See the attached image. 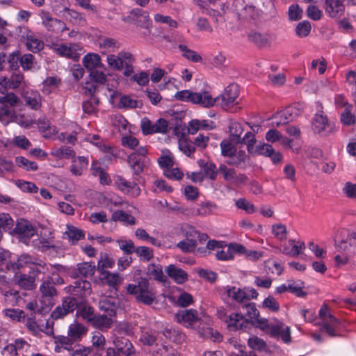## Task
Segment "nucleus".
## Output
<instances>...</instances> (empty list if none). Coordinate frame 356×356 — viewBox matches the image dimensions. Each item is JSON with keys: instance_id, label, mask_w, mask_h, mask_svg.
I'll return each instance as SVG.
<instances>
[{"instance_id": "obj_1", "label": "nucleus", "mask_w": 356, "mask_h": 356, "mask_svg": "<svg viewBox=\"0 0 356 356\" xmlns=\"http://www.w3.org/2000/svg\"><path fill=\"white\" fill-rule=\"evenodd\" d=\"M175 320L187 328L193 329L201 337L211 338L213 341H220L222 339L220 333L213 332L210 317L204 314L200 315L196 309L179 311L175 315Z\"/></svg>"}, {"instance_id": "obj_2", "label": "nucleus", "mask_w": 356, "mask_h": 356, "mask_svg": "<svg viewBox=\"0 0 356 356\" xmlns=\"http://www.w3.org/2000/svg\"><path fill=\"white\" fill-rule=\"evenodd\" d=\"M127 291L133 295L138 302L145 305H152L156 299L155 292L149 286V281L146 278H141L136 284H128Z\"/></svg>"}, {"instance_id": "obj_3", "label": "nucleus", "mask_w": 356, "mask_h": 356, "mask_svg": "<svg viewBox=\"0 0 356 356\" xmlns=\"http://www.w3.org/2000/svg\"><path fill=\"white\" fill-rule=\"evenodd\" d=\"M318 316L321 321L316 323L315 325H320L321 331L326 332L329 336H337V330L340 321L331 314L326 305L324 304L321 306L318 312Z\"/></svg>"}, {"instance_id": "obj_4", "label": "nucleus", "mask_w": 356, "mask_h": 356, "mask_svg": "<svg viewBox=\"0 0 356 356\" xmlns=\"http://www.w3.org/2000/svg\"><path fill=\"white\" fill-rule=\"evenodd\" d=\"M312 129L314 133L323 136L332 134L336 131L335 124L330 121L323 111H318L312 121Z\"/></svg>"}, {"instance_id": "obj_5", "label": "nucleus", "mask_w": 356, "mask_h": 356, "mask_svg": "<svg viewBox=\"0 0 356 356\" xmlns=\"http://www.w3.org/2000/svg\"><path fill=\"white\" fill-rule=\"evenodd\" d=\"M234 12L238 18L244 20L255 19L259 17V11L248 0H234L233 3Z\"/></svg>"}, {"instance_id": "obj_6", "label": "nucleus", "mask_w": 356, "mask_h": 356, "mask_svg": "<svg viewBox=\"0 0 356 356\" xmlns=\"http://www.w3.org/2000/svg\"><path fill=\"white\" fill-rule=\"evenodd\" d=\"M51 49L58 55L72 60H77L83 50L81 46L77 43L68 44L53 43L51 45Z\"/></svg>"}, {"instance_id": "obj_7", "label": "nucleus", "mask_w": 356, "mask_h": 356, "mask_svg": "<svg viewBox=\"0 0 356 356\" xmlns=\"http://www.w3.org/2000/svg\"><path fill=\"white\" fill-rule=\"evenodd\" d=\"M39 16L41 19L42 26L49 32L58 34L67 29L63 22L54 18L47 10H40Z\"/></svg>"}, {"instance_id": "obj_8", "label": "nucleus", "mask_w": 356, "mask_h": 356, "mask_svg": "<svg viewBox=\"0 0 356 356\" xmlns=\"http://www.w3.org/2000/svg\"><path fill=\"white\" fill-rule=\"evenodd\" d=\"M300 115V111L296 106H289L277 112L272 118V125L280 127L294 120Z\"/></svg>"}, {"instance_id": "obj_9", "label": "nucleus", "mask_w": 356, "mask_h": 356, "mask_svg": "<svg viewBox=\"0 0 356 356\" xmlns=\"http://www.w3.org/2000/svg\"><path fill=\"white\" fill-rule=\"evenodd\" d=\"M268 334L273 337L280 338L285 343L291 341L290 327L277 319L270 325Z\"/></svg>"}, {"instance_id": "obj_10", "label": "nucleus", "mask_w": 356, "mask_h": 356, "mask_svg": "<svg viewBox=\"0 0 356 356\" xmlns=\"http://www.w3.org/2000/svg\"><path fill=\"white\" fill-rule=\"evenodd\" d=\"M15 232L24 243H26L38 233L36 227L31 222L23 218L18 220Z\"/></svg>"}, {"instance_id": "obj_11", "label": "nucleus", "mask_w": 356, "mask_h": 356, "mask_svg": "<svg viewBox=\"0 0 356 356\" xmlns=\"http://www.w3.org/2000/svg\"><path fill=\"white\" fill-rule=\"evenodd\" d=\"M244 250V245L239 243L225 244L224 242L216 252V258L220 261L233 260L236 254Z\"/></svg>"}, {"instance_id": "obj_12", "label": "nucleus", "mask_w": 356, "mask_h": 356, "mask_svg": "<svg viewBox=\"0 0 356 356\" xmlns=\"http://www.w3.org/2000/svg\"><path fill=\"white\" fill-rule=\"evenodd\" d=\"M77 307V300L74 297L63 298L61 305H58L51 313L54 319L62 318L68 314L73 312Z\"/></svg>"}, {"instance_id": "obj_13", "label": "nucleus", "mask_w": 356, "mask_h": 356, "mask_svg": "<svg viewBox=\"0 0 356 356\" xmlns=\"http://www.w3.org/2000/svg\"><path fill=\"white\" fill-rule=\"evenodd\" d=\"M29 264H33L38 266V268L37 270L39 273H46L44 268H45V264L42 261H40L38 263L36 261V259L32 257H31L29 254H22L17 259L16 262H9L6 264V268L8 270H13L15 271L20 268H22L25 266L26 265Z\"/></svg>"}, {"instance_id": "obj_14", "label": "nucleus", "mask_w": 356, "mask_h": 356, "mask_svg": "<svg viewBox=\"0 0 356 356\" xmlns=\"http://www.w3.org/2000/svg\"><path fill=\"white\" fill-rule=\"evenodd\" d=\"M239 95L238 86L236 84H230L225 88L223 93L218 96L222 100V106L229 108L236 104Z\"/></svg>"}, {"instance_id": "obj_15", "label": "nucleus", "mask_w": 356, "mask_h": 356, "mask_svg": "<svg viewBox=\"0 0 356 356\" xmlns=\"http://www.w3.org/2000/svg\"><path fill=\"white\" fill-rule=\"evenodd\" d=\"M112 342L115 349L124 356H133L136 354V349L131 341L120 336H112Z\"/></svg>"}, {"instance_id": "obj_16", "label": "nucleus", "mask_w": 356, "mask_h": 356, "mask_svg": "<svg viewBox=\"0 0 356 356\" xmlns=\"http://www.w3.org/2000/svg\"><path fill=\"white\" fill-rule=\"evenodd\" d=\"M325 13L332 19H339L345 13V6L341 0H325Z\"/></svg>"}, {"instance_id": "obj_17", "label": "nucleus", "mask_w": 356, "mask_h": 356, "mask_svg": "<svg viewBox=\"0 0 356 356\" xmlns=\"http://www.w3.org/2000/svg\"><path fill=\"white\" fill-rule=\"evenodd\" d=\"M71 132L69 131L62 132L57 136V138L62 142H67L70 144H74L78 138L82 139L84 133L83 130L75 123L70 122Z\"/></svg>"}, {"instance_id": "obj_18", "label": "nucleus", "mask_w": 356, "mask_h": 356, "mask_svg": "<svg viewBox=\"0 0 356 356\" xmlns=\"http://www.w3.org/2000/svg\"><path fill=\"white\" fill-rule=\"evenodd\" d=\"M248 40L254 44L258 47H269L272 42L273 36L268 33H261L256 31H252L249 33Z\"/></svg>"}, {"instance_id": "obj_19", "label": "nucleus", "mask_w": 356, "mask_h": 356, "mask_svg": "<svg viewBox=\"0 0 356 356\" xmlns=\"http://www.w3.org/2000/svg\"><path fill=\"white\" fill-rule=\"evenodd\" d=\"M115 183L120 191L131 197H137L140 193L137 184L128 181L122 177H118Z\"/></svg>"}, {"instance_id": "obj_20", "label": "nucleus", "mask_w": 356, "mask_h": 356, "mask_svg": "<svg viewBox=\"0 0 356 356\" xmlns=\"http://www.w3.org/2000/svg\"><path fill=\"white\" fill-rule=\"evenodd\" d=\"M219 99V97H213L208 91L195 92L193 104L200 105L204 108H211L213 107Z\"/></svg>"}, {"instance_id": "obj_21", "label": "nucleus", "mask_w": 356, "mask_h": 356, "mask_svg": "<svg viewBox=\"0 0 356 356\" xmlns=\"http://www.w3.org/2000/svg\"><path fill=\"white\" fill-rule=\"evenodd\" d=\"M127 212L122 210H117L112 214V219L114 221H120L127 225H134L136 224L135 218L130 213L136 211V209L133 206H128Z\"/></svg>"}, {"instance_id": "obj_22", "label": "nucleus", "mask_w": 356, "mask_h": 356, "mask_svg": "<svg viewBox=\"0 0 356 356\" xmlns=\"http://www.w3.org/2000/svg\"><path fill=\"white\" fill-rule=\"evenodd\" d=\"M33 243V245L42 252H45L54 247L53 244V236L49 229H44V233L41 232L40 237L34 240Z\"/></svg>"}, {"instance_id": "obj_23", "label": "nucleus", "mask_w": 356, "mask_h": 356, "mask_svg": "<svg viewBox=\"0 0 356 356\" xmlns=\"http://www.w3.org/2000/svg\"><path fill=\"white\" fill-rule=\"evenodd\" d=\"M88 330V327L83 324L75 321L69 325L67 334L75 342H79L87 334Z\"/></svg>"}, {"instance_id": "obj_24", "label": "nucleus", "mask_w": 356, "mask_h": 356, "mask_svg": "<svg viewBox=\"0 0 356 356\" xmlns=\"http://www.w3.org/2000/svg\"><path fill=\"white\" fill-rule=\"evenodd\" d=\"M165 273L170 279L179 284H184L188 279V275L186 271L173 264L166 267Z\"/></svg>"}, {"instance_id": "obj_25", "label": "nucleus", "mask_w": 356, "mask_h": 356, "mask_svg": "<svg viewBox=\"0 0 356 356\" xmlns=\"http://www.w3.org/2000/svg\"><path fill=\"white\" fill-rule=\"evenodd\" d=\"M23 39L24 40L28 50L31 51L38 52L43 48V42L31 31H26L23 35Z\"/></svg>"}, {"instance_id": "obj_26", "label": "nucleus", "mask_w": 356, "mask_h": 356, "mask_svg": "<svg viewBox=\"0 0 356 356\" xmlns=\"http://www.w3.org/2000/svg\"><path fill=\"white\" fill-rule=\"evenodd\" d=\"M338 248L348 255L356 254V233L351 232L345 240L339 243Z\"/></svg>"}, {"instance_id": "obj_27", "label": "nucleus", "mask_w": 356, "mask_h": 356, "mask_svg": "<svg viewBox=\"0 0 356 356\" xmlns=\"http://www.w3.org/2000/svg\"><path fill=\"white\" fill-rule=\"evenodd\" d=\"M225 291L227 297L238 303L246 302L247 294L244 289L236 286H227L225 287Z\"/></svg>"}, {"instance_id": "obj_28", "label": "nucleus", "mask_w": 356, "mask_h": 356, "mask_svg": "<svg viewBox=\"0 0 356 356\" xmlns=\"http://www.w3.org/2000/svg\"><path fill=\"white\" fill-rule=\"evenodd\" d=\"M133 20L139 26L143 28H149L152 24L149 14L141 9H134L131 12Z\"/></svg>"}, {"instance_id": "obj_29", "label": "nucleus", "mask_w": 356, "mask_h": 356, "mask_svg": "<svg viewBox=\"0 0 356 356\" xmlns=\"http://www.w3.org/2000/svg\"><path fill=\"white\" fill-rule=\"evenodd\" d=\"M82 62L88 71L104 67L100 56L96 53L87 54L83 56Z\"/></svg>"}, {"instance_id": "obj_30", "label": "nucleus", "mask_w": 356, "mask_h": 356, "mask_svg": "<svg viewBox=\"0 0 356 356\" xmlns=\"http://www.w3.org/2000/svg\"><path fill=\"white\" fill-rule=\"evenodd\" d=\"M120 58L122 63L123 74L125 76H129L134 72V63L135 62V58L134 55L126 51H120Z\"/></svg>"}, {"instance_id": "obj_31", "label": "nucleus", "mask_w": 356, "mask_h": 356, "mask_svg": "<svg viewBox=\"0 0 356 356\" xmlns=\"http://www.w3.org/2000/svg\"><path fill=\"white\" fill-rule=\"evenodd\" d=\"M26 104L31 108L37 110L41 106L42 97L40 93L33 90H27L23 92Z\"/></svg>"}, {"instance_id": "obj_32", "label": "nucleus", "mask_w": 356, "mask_h": 356, "mask_svg": "<svg viewBox=\"0 0 356 356\" xmlns=\"http://www.w3.org/2000/svg\"><path fill=\"white\" fill-rule=\"evenodd\" d=\"M218 209V206L216 204L207 200L199 204L193 211V213L201 216H207L216 213Z\"/></svg>"}, {"instance_id": "obj_33", "label": "nucleus", "mask_w": 356, "mask_h": 356, "mask_svg": "<svg viewBox=\"0 0 356 356\" xmlns=\"http://www.w3.org/2000/svg\"><path fill=\"white\" fill-rule=\"evenodd\" d=\"M83 140L96 145L104 152L110 153L113 156L116 155L115 150L111 146L104 143L98 135L86 134L85 137L83 136Z\"/></svg>"}, {"instance_id": "obj_34", "label": "nucleus", "mask_w": 356, "mask_h": 356, "mask_svg": "<svg viewBox=\"0 0 356 356\" xmlns=\"http://www.w3.org/2000/svg\"><path fill=\"white\" fill-rule=\"evenodd\" d=\"M97 45L108 52H115L120 48V43L112 38L100 37L97 40Z\"/></svg>"}, {"instance_id": "obj_35", "label": "nucleus", "mask_w": 356, "mask_h": 356, "mask_svg": "<svg viewBox=\"0 0 356 356\" xmlns=\"http://www.w3.org/2000/svg\"><path fill=\"white\" fill-rule=\"evenodd\" d=\"M74 342L68 334L67 336H56L54 337V350L56 353H60L62 349L70 350Z\"/></svg>"}, {"instance_id": "obj_36", "label": "nucleus", "mask_w": 356, "mask_h": 356, "mask_svg": "<svg viewBox=\"0 0 356 356\" xmlns=\"http://www.w3.org/2000/svg\"><path fill=\"white\" fill-rule=\"evenodd\" d=\"M128 161L134 173L137 175L141 173L144 168L149 163L146 157H136V154H130Z\"/></svg>"}, {"instance_id": "obj_37", "label": "nucleus", "mask_w": 356, "mask_h": 356, "mask_svg": "<svg viewBox=\"0 0 356 356\" xmlns=\"http://www.w3.org/2000/svg\"><path fill=\"white\" fill-rule=\"evenodd\" d=\"M118 307V300L112 297H104L99 301V308L113 316Z\"/></svg>"}, {"instance_id": "obj_38", "label": "nucleus", "mask_w": 356, "mask_h": 356, "mask_svg": "<svg viewBox=\"0 0 356 356\" xmlns=\"http://www.w3.org/2000/svg\"><path fill=\"white\" fill-rule=\"evenodd\" d=\"M88 165V159L84 156H78L72 161L70 172L75 176H81Z\"/></svg>"}, {"instance_id": "obj_39", "label": "nucleus", "mask_w": 356, "mask_h": 356, "mask_svg": "<svg viewBox=\"0 0 356 356\" xmlns=\"http://www.w3.org/2000/svg\"><path fill=\"white\" fill-rule=\"evenodd\" d=\"M113 320L106 315L95 316L92 321V325L101 331L108 330L112 325Z\"/></svg>"}, {"instance_id": "obj_40", "label": "nucleus", "mask_w": 356, "mask_h": 356, "mask_svg": "<svg viewBox=\"0 0 356 356\" xmlns=\"http://www.w3.org/2000/svg\"><path fill=\"white\" fill-rule=\"evenodd\" d=\"M225 321L228 328L233 331L241 329L245 323L244 317L238 313L230 314Z\"/></svg>"}, {"instance_id": "obj_41", "label": "nucleus", "mask_w": 356, "mask_h": 356, "mask_svg": "<svg viewBox=\"0 0 356 356\" xmlns=\"http://www.w3.org/2000/svg\"><path fill=\"white\" fill-rule=\"evenodd\" d=\"M114 264L115 260L112 257L108 254H102L97 263V270L101 275H104L105 273L108 272L106 269L112 268Z\"/></svg>"}, {"instance_id": "obj_42", "label": "nucleus", "mask_w": 356, "mask_h": 356, "mask_svg": "<svg viewBox=\"0 0 356 356\" xmlns=\"http://www.w3.org/2000/svg\"><path fill=\"white\" fill-rule=\"evenodd\" d=\"M17 284L22 289L32 290L36 286L35 278L26 274H21L15 276Z\"/></svg>"}, {"instance_id": "obj_43", "label": "nucleus", "mask_w": 356, "mask_h": 356, "mask_svg": "<svg viewBox=\"0 0 356 356\" xmlns=\"http://www.w3.org/2000/svg\"><path fill=\"white\" fill-rule=\"evenodd\" d=\"M178 49L181 52V56L186 59L193 63H202V58L196 51L189 49L186 45L180 44L178 45Z\"/></svg>"}, {"instance_id": "obj_44", "label": "nucleus", "mask_w": 356, "mask_h": 356, "mask_svg": "<svg viewBox=\"0 0 356 356\" xmlns=\"http://www.w3.org/2000/svg\"><path fill=\"white\" fill-rule=\"evenodd\" d=\"M162 334L166 339L179 343H181L185 337L184 334L179 330L173 327H165Z\"/></svg>"}, {"instance_id": "obj_45", "label": "nucleus", "mask_w": 356, "mask_h": 356, "mask_svg": "<svg viewBox=\"0 0 356 356\" xmlns=\"http://www.w3.org/2000/svg\"><path fill=\"white\" fill-rule=\"evenodd\" d=\"M51 155L58 159H71L75 156L74 151L70 147H54L51 151Z\"/></svg>"}, {"instance_id": "obj_46", "label": "nucleus", "mask_w": 356, "mask_h": 356, "mask_svg": "<svg viewBox=\"0 0 356 356\" xmlns=\"http://www.w3.org/2000/svg\"><path fill=\"white\" fill-rule=\"evenodd\" d=\"M91 170L92 175L99 177L101 184L108 185L111 183L109 175L96 162L92 163Z\"/></svg>"}, {"instance_id": "obj_47", "label": "nucleus", "mask_w": 356, "mask_h": 356, "mask_svg": "<svg viewBox=\"0 0 356 356\" xmlns=\"http://www.w3.org/2000/svg\"><path fill=\"white\" fill-rule=\"evenodd\" d=\"M39 129L44 138L49 139L57 138L56 136L58 133L56 128L54 126L50 125L47 122L40 121L39 123Z\"/></svg>"}, {"instance_id": "obj_48", "label": "nucleus", "mask_w": 356, "mask_h": 356, "mask_svg": "<svg viewBox=\"0 0 356 356\" xmlns=\"http://www.w3.org/2000/svg\"><path fill=\"white\" fill-rule=\"evenodd\" d=\"M1 313L4 318L15 322H22L25 318L24 312L19 309H5Z\"/></svg>"}, {"instance_id": "obj_49", "label": "nucleus", "mask_w": 356, "mask_h": 356, "mask_svg": "<svg viewBox=\"0 0 356 356\" xmlns=\"http://www.w3.org/2000/svg\"><path fill=\"white\" fill-rule=\"evenodd\" d=\"M157 332L154 330L143 331L139 341L144 346H152L156 345Z\"/></svg>"}, {"instance_id": "obj_50", "label": "nucleus", "mask_w": 356, "mask_h": 356, "mask_svg": "<svg viewBox=\"0 0 356 356\" xmlns=\"http://www.w3.org/2000/svg\"><path fill=\"white\" fill-rule=\"evenodd\" d=\"M60 83V80L56 77H47L42 82V92L45 95H49L56 90Z\"/></svg>"}, {"instance_id": "obj_51", "label": "nucleus", "mask_w": 356, "mask_h": 356, "mask_svg": "<svg viewBox=\"0 0 356 356\" xmlns=\"http://www.w3.org/2000/svg\"><path fill=\"white\" fill-rule=\"evenodd\" d=\"M76 316H80L87 322L92 323L95 316L94 308L87 305L81 306L76 311Z\"/></svg>"}, {"instance_id": "obj_52", "label": "nucleus", "mask_w": 356, "mask_h": 356, "mask_svg": "<svg viewBox=\"0 0 356 356\" xmlns=\"http://www.w3.org/2000/svg\"><path fill=\"white\" fill-rule=\"evenodd\" d=\"M63 1V10H60V12H63L64 17L72 22L76 23L78 19H81L80 15L75 10L69 9V2L67 0H61Z\"/></svg>"}, {"instance_id": "obj_53", "label": "nucleus", "mask_w": 356, "mask_h": 356, "mask_svg": "<svg viewBox=\"0 0 356 356\" xmlns=\"http://www.w3.org/2000/svg\"><path fill=\"white\" fill-rule=\"evenodd\" d=\"M272 234L274 237L279 241L286 240L288 236V230L285 225L282 223H275L272 225Z\"/></svg>"}, {"instance_id": "obj_54", "label": "nucleus", "mask_w": 356, "mask_h": 356, "mask_svg": "<svg viewBox=\"0 0 356 356\" xmlns=\"http://www.w3.org/2000/svg\"><path fill=\"white\" fill-rule=\"evenodd\" d=\"M102 275V280L111 287L116 288L120 285L123 279L118 273H111L106 272Z\"/></svg>"}, {"instance_id": "obj_55", "label": "nucleus", "mask_w": 356, "mask_h": 356, "mask_svg": "<svg viewBox=\"0 0 356 356\" xmlns=\"http://www.w3.org/2000/svg\"><path fill=\"white\" fill-rule=\"evenodd\" d=\"M15 163L19 168L27 171H35L38 169V165L35 162L29 161L22 156L15 158Z\"/></svg>"}, {"instance_id": "obj_56", "label": "nucleus", "mask_w": 356, "mask_h": 356, "mask_svg": "<svg viewBox=\"0 0 356 356\" xmlns=\"http://www.w3.org/2000/svg\"><path fill=\"white\" fill-rule=\"evenodd\" d=\"M96 266L95 264L89 262H83L77 264V270L79 273L85 277H92L95 272Z\"/></svg>"}, {"instance_id": "obj_57", "label": "nucleus", "mask_w": 356, "mask_h": 356, "mask_svg": "<svg viewBox=\"0 0 356 356\" xmlns=\"http://www.w3.org/2000/svg\"><path fill=\"white\" fill-rule=\"evenodd\" d=\"M261 307L274 313L278 312L280 309V303L272 296L266 298L261 302Z\"/></svg>"}, {"instance_id": "obj_58", "label": "nucleus", "mask_w": 356, "mask_h": 356, "mask_svg": "<svg viewBox=\"0 0 356 356\" xmlns=\"http://www.w3.org/2000/svg\"><path fill=\"white\" fill-rule=\"evenodd\" d=\"M135 236L140 240L142 241H147L152 245H155L156 247H161V243L158 239L150 236L147 232L142 228H138L135 231Z\"/></svg>"}, {"instance_id": "obj_59", "label": "nucleus", "mask_w": 356, "mask_h": 356, "mask_svg": "<svg viewBox=\"0 0 356 356\" xmlns=\"http://www.w3.org/2000/svg\"><path fill=\"white\" fill-rule=\"evenodd\" d=\"M108 65L113 70L122 71V63L120 58V51L117 54H108L106 57Z\"/></svg>"}, {"instance_id": "obj_60", "label": "nucleus", "mask_w": 356, "mask_h": 356, "mask_svg": "<svg viewBox=\"0 0 356 356\" xmlns=\"http://www.w3.org/2000/svg\"><path fill=\"white\" fill-rule=\"evenodd\" d=\"M133 334L131 326L127 323H120L113 331L112 336H120L124 337V336H130Z\"/></svg>"}, {"instance_id": "obj_61", "label": "nucleus", "mask_w": 356, "mask_h": 356, "mask_svg": "<svg viewBox=\"0 0 356 356\" xmlns=\"http://www.w3.org/2000/svg\"><path fill=\"white\" fill-rule=\"evenodd\" d=\"M135 253L143 261H149L154 257L153 250L147 246L136 247Z\"/></svg>"}, {"instance_id": "obj_62", "label": "nucleus", "mask_w": 356, "mask_h": 356, "mask_svg": "<svg viewBox=\"0 0 356 356\" xmlns=\"http://www.w3.org/2000/svg\"><path fill=\"white\" fill-rule=\"evenodd\" d=\"M147 274L152 276L154 280L163 281V273L162 266L159 264H150L147 266Z\"/></svg>"}, {"instance_id": "obj_63", "label": "nucleus", "mask_w": 356, "mask_h": 356, "mask_svg": "<svg viewBox=\"0 0 356 356\" xmlns=\"http://www.w3.org/2000/svg\"><path fill=\"white\" fill-rule=\"evenodd\" d=\"M273 152V147L267 143H260L254 147V150L250 154H256L268 157Z\"/></svg>"}, {"instance_id": "obj_64", "label": "nucleus", "mask_w": 356, "mask_h": 356, "mask_svg": "<svg viewBox=\"0 0 356 356\" xmlns=\"http://www.w3.org/2000/svg\"><path fill=\"white\" fill-rule=\"evenodd\" d=\"M352 106H348V108L343 111L341 114V122L346 126H351L355 123L356 117L351 113Z\"/></svg>"}]
</instances>
